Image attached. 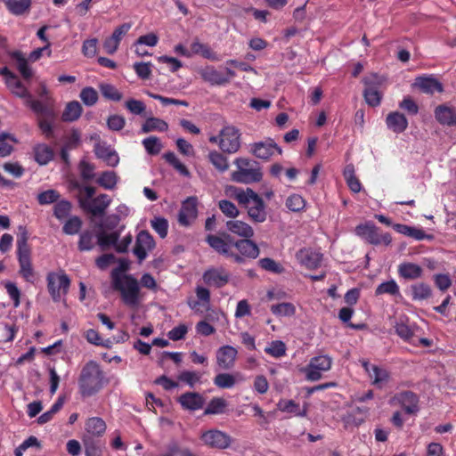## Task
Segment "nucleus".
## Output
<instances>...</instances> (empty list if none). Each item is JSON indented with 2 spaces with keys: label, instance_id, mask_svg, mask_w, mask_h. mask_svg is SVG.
<instances>
[{
  "label": "nucleus",
  "instance_id": "f257e3e1",
  "mask_svg": "<svg viewBox=\"0 0 456 456\" xmlns=\"http://www.w3.org/2000/svg\"><path fill=\"white\" fill-rule=\"evenodd\" d=\"M205 240L217 254L236 264L244 263L246 258L256 259L260 254V249L255 241L247 238L234 240L225 232L219 235L208 234Z\"/></svg>",
  "mask_w": 456,
  "mask_h": 456
},
{
  "label": "nucleus",
  "instance_id": "f03ea898",
  "mask_svg": "<svg viewBox=\"0 0 456 456\" xmlns=\"http://www.w3.org/2000/svg\"><path fill=\"white\" fill-rule=\"evenodd\" d=\"M108 383L101 365L95 361L87 362L82 368L77 384L81 395L90 397L102 389Z\"/></svg>",
  "mask_w": 456,
  "mask_h": 456
},
{
  "label": "nucleus",
  "instance_id": "7ed1b4c3",
  "mask_svg": "<svg viewBox=\"0 0 456 456\" xmlns=\"http://www.w3.org/2000/svg\"><path fill=\"white\" fill-rule=\"evenodd\" d=\"M112 288L120 293L122 302L128 307L135 308L141 301V290L137 279L131 274H119L117 269L111 272Z\"/></svg>",
  "mask_w": 456,
  "mask_h": 456
},
{
  "label": "nucleus",
  "instance_id": "20e7f679",
  "mask_svg": "<svg viewBox=\"0 0 456 456\" xmlns=\"http://www.w3.org/2000/svg\"><path fill=\"white\" fill-rule=\"evenodd\" d=\"M234 199L247 209L250 220L264 223L267 219L266 205L264 200L251 188L235 189Z\"/></svg>",
  "mask_w": 456,
  "mask_h": 456
},
{
  "label": "nucleus",
  "instance_id": "39448f33",
  "mask_svg": "<svg viewBox=\"0 0 456 456\" xmlns=\"http://www.w3.org/2000/svg\"><path fill=\"white\" fill-rule=\"evenodd\" d=\"M28 232L23 231L18 235L17 239V258L20 265L19 273L28 282L33 283L35 280V272L31 262V248L28 243Z\"/></svg>",
  "mask_w": 456,
  "mask_h": 456
},
{
  "label": "nucleus",
  "instance_id": "423d86ee",
  "mask_svg": "<svg viewBox=\"0 0 456 456\" xmlns=\"http://www.w3.org/2000/svg\"><path fill=\"white\" fill-rule=\"evenodd\" d=\"M354 233L369 244L379 246H388L392 242V237L389 232H380V229L372 222H365L358 224L354 229Z\"/></svg>",
  "mask_w": 456,
  "mask_h": 456
},
{
  "label": "nucleus",
  "instance_id": "0eeeda50",
  "mask_svg": "<svg viewBox=\"0 0 456 456\" xmlns=\"http://www.w3.org/2000/svg\"><path fill=\"white\" fill-rule=\"evenodd\" d=\"M47 289L54 302H60L62 295H66L70 286V279L62 271L50 272L46 276Z\"/></svg>",
  "mask_w": 456,
  "mask_h": 456
},
{
  "label": "nucleus",
  "instance_id": "6e6552de",
  "mask_svg": "<svg viewBox=\"0 0 456 456\" xmlns=\"http://www.w3.org/2000/svg\"><path fill=\"white\" fill-rule=\"evenodd\" d=\"M240 132L233 126H225L220 131L219 148L223 152L232 154L240 148Z\"/></svg>",
  "mask_w": 456,
  "mask_h": 456
},
{
  "label": "nucleus",
  "instance_id": "1a4fd4ad",
  "mask_svg": "<svg viewBox=\"0 0 456 456\" xmlns=\"http://www.w3.org/2000/svg\"><path fill=\"white\" fill-rule=\"evenodd\" d=\"M249 152L256 158L267 161L275 153L277 155H281L282 150L273 139L267 138L265 141L256 142L249 144Z\"/></svg>",
  "mask_w": 456,
  "mask_h": 456
},
{
  "label": "nucleus",
  "instance_id": "9d476101",
  "mask_svg": "<svg viewBox=\"0 0 456 456\" xmlns=\"http://www.w3.org/2000/svg\"><path fill=\"white\" fill-rule=\"evenodd\" d=\"M200 439L205 445L219 450L229 448L233 441L227 433L216 428L203 432Z\"/></svg>",
  "mask_w": 456,
  "mask_h": 456
},
{
  "label": "nucleus",
  "instance_id": "9b49d317",
  "mask_svg": "<svg viewBox=\"0 0 456 456\" xmlns=\"http://www.w3.org/2000/svg\"><path fill=\"white\" fill-rule=\"evenodd\" d=\"M332 359L329 355H318L310 360L305 368V377L307 380L317 381L322 379V371L330 370Z\"/></svg>",
  "mask_w": 456,
  "mask_h": 456
},
{
  "label": "nucleus",
  "instance_id": "f8f14e48",
  "mask_svg": "<svg viewBox=\"0 0 456 456\" xmlns=\"http://www.w3.org/2000/svg\"><path fill=\"white\" fill-rule=\"evenodd\" d=\"M78 201L80 208L92 214L94 216H103L110 204V199L107 194H100L90 200L79 197Z\"/></svg>",
  "mask_w": 456,
  "mask_h": 456
},
{
  "label": "nucleus",
  "instance_id": "ddd939ff",
  "mask_svg": "<svg viewBox=\"0 0 456 456\" xmlns=\"http://www.w3.org/2000/svg\"><path fill=\"white\" fill-rule=\"evenodd\" d=\"M155 240L152 235L146 230L139 232L136 236L135 245L133 253L137 257L138 262L142 263L148 256V252L155 248Z\"/></svg>",
  "mask_w": 456,
  "mask_h": 456
},
{
  "label": "nucleus",
  "instance_id": "4468645a",
  "mask_svg": "<svg viewBox=\"0 0 456 456\" xmlns=\"http://www.w3.org/2000/svg\"><path fill=\"white\" fill-rule=\"evenodd\" d=\"M231 275L223 267H211L207 269L202 275L204 283L209 287L221 289L230 281Z\"/></svg>",
  "mask_w": 456,
  "mask_h": 456
},
{
  "label": "nucleus",
  "instance_id": "2eb2a0df",
  "mask_svg": "<svg viewBox=\"0 0 456 456\" xmlns=\"http://www.w3.org/2000/svg\"><path fill=\"white\" fill-rule=\"evenodd\" d=\"M369 409L367 407L352 406L341 416L345 429H351L362 425L367 416Z\"/></svg>",
  "mask_w": 456,
  "mask_h": 456
},
{
  "label": "nucleus",
  "instance_id": "dca6fc26",
  "mask_svg": "<svg viewBox=\"0 0 456 456\" xmlns=\"http://www.w3.org/2000/svg\"><path fill=\"white\" fill-rule=\"evenodd\" d=\"M231 178L233 182L245 184L258 183L263 178V172L259 163L255 162L253 167L233 171Z\"/></svg>",
  "mask_w": 456,
  "mask_h": 456
},
{
  "label": "nucleus",
  "instance_id": "f3484780",
  "mask_svg": "<svg viewBox=\"0 0 456 456\" xmlns=\"http://www.w3.org/2000/svg\"><path fill=\"white\" fill-rule=\"evenodd\" d=\"M198 200L189 197L183 203L178 214V222L183 226L191 225L198 216Z\"/></svg>",
  "mask_w": 456,
  "mask_h": 456
},
{
  "label": "nucleus",
  "instance_id": "a211bd4d",
  "mask_svg": "<svg viewBox=\"0 0 456 456\" xmlns=\"http://www.w3.org/2000/svg\"><path fill=\"white\" fill-rule=\"evenodd\" d=\"M436 120L444 126H456V109L448 103L437 105L434 110Z\"/></svg>",
  "mask_w": 456,
  "mask_h": 456
},
{
  "label": "nucleus",
  "instance_id": "6ab92c4d",
  "mask_svg": "<svg viewBox=\"0 0 456 456\" xmlns=\"http://www.w3.org/2000/svg\"><path fill=\"white\" fill-rule=\"evenodd\" d=\"M296 257L301 265L310 270L317 269L322 261V254L306 248L299 249Z\"/></svg>",
  "mask_w": 456,
  "mask_h": 456
},
{
  "label": "nucleus",
  "instance_id": "aec40b11",
  "mask_svg": "<svg viewBox=\"0 0 456 456\" xmlns=\"http://www.w3.org/2000/svg\"><path fill=\"white\" fill-rule=\"evenodd\" d=\"M413 86L427 94H434L436 92L443 93V84L433 76H419L414 80Z\"/></svg>",
  "mask_w": 456,
  "mask_h": 456
},
{
  "label": "nucleus",
  "instance_id": "412c9836",
  "mask_svg": "<svg viewBox=\"0 0 456 456\" xmlns=\"http://www.w3.org/2000/svg\"><path fill=\"white\" fill-rule=\"evenodd\" d=\"M238 351L232 346H223L216 351V363L223 370L232 369L237 358Z\"/></svg>",
  "mask_w": 456,
  "mask_h": 456
},
{
  "label": "nucleus",
  "instance_id": "4be33fe9",
  "mask_svg": "<svg viewBox=\"0 0 456 456\" xmlns=\"http://www.w3.org/2000/svg\"><path fill=\"white\" fill-rule=\"evenodd\" d=\"M395 400L408 414H414L419 411V397L411 391H403L395 395Z\"/></svg>",
  "mask_w": 456,
  "mask_h": 456
},
{
  "label": "nucleus",
  "instance_id": "5701e85b",
  "mask_svg": "<svg viewBox=\"0 0 456 456\" xmlns=\"http://www.w3.org/2000/svg\"><path fill=\"white\" fill-rule=\"evenodd\" d=\"M201 78L211 86H225L229 84V77L217 70L214 66L208 65L200 70Z\"/></svg>",
  "mask_w": 456,
  "mask_h": 456
},
{
  "label": "nucleus",
  "instance_id": "b1692460",
  "mask_svg": "<svg viewBox=\"0 0 456 456\" xmlns=\"http://www.w3.org/2000/svg\"><path fill=\"white\" fill-rule=\"evenodd\" d=\"M177 401L183 409L192 411L201 409L205 403L204 397L197 392H186L181 395Z\"/></svg>",
  "mask_w": 456,
  "mask_h": 456
},
{
  "label": "nucleus",
  "instance_id": "393cba45",
  "mask_svg": "<svg viewBox=\"0 0 456 456\" xmlns=\"http://www.w3.org/2000/svg\"><path fill=\"white\" fill-rule=\"evenodd\" d=\"M397 273L400 278L407 281H414L422 277L423 268L411 262H403L398 265Z\"/></svg>",
  "mask_w": 456,
  "mask_h": 456
},
{
  "label": "nucleus",
  "instance_id": "a878e982",
  "mask_svg": "<svg viewBox=\"0 0 456 456\" xmlns=\"http://www.w3.org/2000/svg\"><path fill=\"white\" fill-rule=\"evenodd\" d=\"M387 126L395 134L404 132L408 127L406 117L398 111L390 112L386 118Z\"/></svg>",
  "mask_w": 456,
  "mask_h": 456
},
{
  "label": "nucleus",
  "instance_id": "bb28decb",
  "mask_svg": "<svg viewBox=\"0 0 456 456\" xmlns=\"http://www.w3.org/2000/svg\"><path fill=\"white\" fill-rule=\"evenodd\" d=\"M94 153L98 159H102L110 167H116L119 162L118 153L105 144H95Z\"/></svg>",
  "mask_w": 456,
  "mask_h": 456
},
{
  "label": "nucleus",
  "instance_id": "cd10ccee",
  "mask_svg": "<svg viewBox=\"0 0 456 456\" xmlns=\"http://www.w3.org/2000/svg\"><path fill=\"white\" fill-rule=\"evenodd\" d=\"M227 230L240 237L250 239L254 236L253 228L247 223L240 220H230L226 222Z\"/></svg>",
  "mask_w": 456,
  "mask_h": 456
},
{
  "label": "nucleus",
  "instance_id": "c85d7f7f",
  "mask_svg": "<svg viewBox=\"0 0 456 456\" xmlns=\"http://www.w3.org/2000/svg\"><path fill=\"white\" fill-rule=\"evenodd\" d=\"M36 162L40 166L47 165L54 157L53 150L45 143H38L33 148Z\"/></svg>",
  "mask_w": 456,
  "mask_h": 456
},
{
  "label": "nucleus",
  "instance_id": "c756f323",
  "mask_svg": "<svg viewBox=\"0 0 456 456\" xmlns=\"http://www.w3.org/2000/svg\"><path fill=\"white\" fill-rule=\"evenodd\" d=\"M410 294L412 301L427 300L432 296V289L426 282H416L410 286Z\"/></svg>",
  "mask_w": 456,
  "mask_h": 456
},
{
  "label": "nucleus",
  "instance_id": "7c9ffc66",
  "mask_svg": "<svg viewBox=\"0 0 456 456\" xmlns=\"http://www.w3.org/2000/svg\"><path fill=\"white\" fill-rule=\"evenodd\" d=\"M86 431L87 437L102 436L106 431V424L102 418H89L86 422Z\"/></svg>",
  "mask_w": 456,
  "mask_h": 456
},
{
  "label": "nucleus",
  "instance_id": "2f4dec72",
  "mask_svg": "<svg viewBox=\"0 0 456 456\" xmlns=\"http://www.w3.org/2000/svg\"><path fill=\"white\" fill-rule=\"evenodd\" d=\"M191 55H200L201 57L210 60V61H218L217 54L211 49V47L208 44H204L200 42L199 40H195L191 44L190 46Z\"/></svg>",
  "mask_w": 456,
  "mask_h": 456
},
{
  "label": "nucleus",
  "instance_id": "473e14b6",
  "mask_svg": "<svg viewBox=\"0 0 456 456\" xmlns=\"http://www.w3.org/2000/svg\"><path fill=\"white\" fill-rule=\"evenodd\" d=\"M25 104L29 107L38 117L55 118V113L53 109L46 106L41 101L33 99L30 95L26 101Z\"/></svg>",
  "mask_w": 456,
  "mask_h": 456
},
{
  "label": "nucleus",
  "instance_id": "72a5a7b5",
  "mask_svg": "<svg viewBox=\"0 0 456 456\" xmlns=\"http://www.w3.org/2000/svg\"><path fill=\"white\" fill-rule=\"evenodd\" d=\"M168 129V124L159 118L150 117L146 118L145 122L142 125L141 132L148 134L152 131L166 132Z\"/></svg>",
  "mask_w": 456,
  "mask_h": 456
},
{
  "label": "nucleus",
  "instance_id": "f704fd0d",
  "mask_svg": "<svg viewBox=\"0 0 456 456\" xmlns=\"http://www.w3.org/2000/svg\"><path fill=\"white\" fill-rule=\"evenodd\" d=\"M7 10L14 15H22L29 10L31 0H1Z\"/></svg>",
  "mask_w": 456,
  "mask_h": 456
},
{
  "label": "nucleus",
  "instance_id": "c9c22d12",
  "mask_svg": "<svg viewBox=\"0 0 456 456\" xmlns=\"http://www.w3.org/2000/svg\"><path fill=\"white\" fill-rule=\"evenodd\" d=\"M82 113V106L77 101L70 102L67 104L61 118L65 122H73L79 118Z\"/></svg>",
  "mask_w": 456,
  "mask_h": 456
},
{
  "label": "nucleus",
  "instance_id": "e433bc0d",
  "mask_svg": "<svg viewBox=\"0 0 456 456\" xmlns=\"http://www.w3.org/2000/svg\"><path fill=\"white\" fill-rule=\"evenodd\" d=\"M363 97L370 106L376 107L380 104L382 94L379 91L376 85L370 84L366 86L363 91Z\"/></svg>",
  "mask_w": 456,
  "mask_h": 456
},
{
  "label": "nucleus",
  "instance_id": "4c0bfd02",
  "mask_svg": "<svg viewBox=\"0 0 456 456\" xmlns=\"http://www.w3.org/2000/svg\"><path fill=\"white\" fill-rule=\"evenodd\" d=\"M369 376L372 379V383L378 387H382L390 378V374L386 369L377 365L371 366V372Z\"/></svg>",
  "mask_w": 456,
  "mask_h": 456
},
{
  "label": "nucleus",
  "instance_id": "58836bf2",
  "mask_svg": "<svg viewBox=\"0 0 456 456\" xmlns=\"http://www.w3.org/2000/svg\"><path fill=\"white\" fill-rule=\"evenodd\" d=\"M6 86L15 96L25 101L31 95L28 88L15 77L11 81H7Z\"/></svg>",
  "mask_w": 456,
  "mask_h": 456
},
{
  "label": "nucleus",
  "instance_id": "ea45409f",
  "mask_svg": "<svg viewBox=\"0 0 456 456\" xmlns=\"http://www.w3.org/2000/svg\"><path fill=\"white\" fill-rule=\"evenodd\" d=\"M277 409L283 412L293 413L296 416H305V410L301 411L300 406L294 400L281 399L277 403Z\"/></svg>",
  "mask_w": 456,
  "mask_h": 456
},
{
  "label": "nucleus",
  "instance_id": "a19ab883",
  "mask_svg": "<svg viewBox=\"0 0 456 456\" xmlns=\"http://www.w3.org/2000/svg\"><path fill=\"white\" fill-rule=\"evenodd\" d=\"M387 294L390 296H401L400 288L395 280H390L380 283L375 289V295L380 296Z\"/></svg>",
  "mask_w": 456,
  "mask_h": 456
},
{
  "label": "nucleus",
  "instance_id": "79ce46f5",
  "mask_svg": "<svg viewBox=\"0 0 456 456\" xmlns=\"http://www.w3.org/2000/svg\"><path fill=\"white\" fill-rule=\"evenodd\" d=\"M55 118L38 117L37 126L45 139L54 138L53 122Z\"/></svg>",
  "mask_w": 456,
  "mask_h": 456
},
{
  "label": "nucleus",
  "instance_id": "37998d69",
  "mask_svg": "<svg viewBox=\"0 0 456 456\" xmlns=\"http://www.w3.org/2000/svg\"><path fill=\"white\" fill-rule=\"evenodd\" d=\"M96 183L106 190H113L118 183V176L114 171H104L97 178Z\"/></svg>",
  "mask_w": 456,
  "mask_h": 456
},
{
  "label": "nucleus",
  "instance_id": "c03bdc74",
  "mask_svg": "<svg viewBox=\"0 0 456 456\" xmlns=\"http://www.w3.org/2000/svg\"><path fill=\"white\" fill-rule=\"evenodd\" d=\"M94 234L92 231H84L79 235L77 248L79 251H90L94 248Z\"/></svg>",
  "mask_w": 456,
  "mask_h": 456
},
{
  "label": "nucleus",
  "instance_id": "a18cd8bd",
  "mask_svg": "<svg viewBox=\"0 0 456 456\" xmlns=\"http://www.w3.org/2000/svg\"><path fill=\"white\" fill-rule=\"evenodd\" d=\"M227 406V402L222 397H214L208 403L204 411L205 415L210 414H222L224 412Z\"/></svg>",
  "mask_w": 456,
  "mask_h": 456
},
{
  "label": "nucleus",
  "instance_id": "49530a36",
  "mask_svg": "<svg viewBox=\"0 0 456 456\" xmlns=\"http://www.w3.org/2000/svg\"><path fill=\"white\" fill-rule=\"evenodd\" d=\"M118 238L119 234L117 232L109 234L105 233L104 232H101L97 234V244L102 248V250L109 248L110 246H114L116 248Z\"/></svg>",
  "mask_w": 456,
  "mask_h": 456
},
{
  "label": "nucleus",
  "instance_id": "de8ad7c7",
  "mask_svg": "<svg viewBox=\"0 0 456 456\" xmlns=\"http://www.w3.org/2000/svg\"><path fill=\"white\" fill-rule=\"evenodd\" d=\"M208 159L211 164L220 172H224L229 167L227 158L223 153L216 151L209 152Z\"/></svg>",
  "mask_w": 456,
  "mask_h": 456
},
{
  "label": "nucleus",
  "instance_id": "09e8293b",
  "mask_svg": "<svg viewBox=\"0 0 456 456\" xmlns=\"http://www.w3.org/2000/svg\"><path fill=\"white\" fill-rule=\"evenodd\" d=\"M286 345L281 340H273L265 348V352L274 358H281L284 356L286 354Z\"/></svg>",
  "mask_w": 456,
  "mask_h": 456
},
{
  "label": "nucleus",
  "instance_id": "8fccbe9b",
  "mask_svg": "<svg viewBox=\"0 0 456 456\" xmlns=\"http://www.w3.org/2000/svg\"><path fill=\"white\" fill-rule=\"evenodd\" d=\"M82 224L83 223L79 216H71L63 224L62 232L67 235H75L79 232Z\"/></svg>",
  "mask_w": 456,
  "mask_h": 456
},
{
  "label": "nucleus",
  "instance_id": "3c124183",
  "mask_svg": "<svg viewBox=\"0 0 456 456\" xmlns=\"http://www.w3.org/2000/svg\"><path fill=\"white\" fill-rule=\"evenodd\" d=\"M12 57L18 62V69L24 79H29L33 76L32 69L28 66L27 60L20 52H14Z\"/></svg>",
  "mask_w": 456,
  "mask_h": 456
},
{
  "label": "nucleus",
  "instance_id": "603ef678",
  "mask_svg": "<svg viewBox=\"0 0 456 456\" xmlns=\"http://www.w3.org/2000/svg\"><path fill=\"white\" fill-rule=\"evenodd\" d=\"M271 312L276 316H292L296 313V307L291 303H281L273 305Z\"/></svg>",
  "mask_w": 456,
  "mask_h": 456
},
{
  "label": "nucleus",
  "instance_id": "864d4df0",
  "mask_svg": "<svg viewBox=\"0 0 456 456\" xmlns=\"http://www.w3.org/2000/svg\"><path fill=\"white\" fill-rule=\"evenodd\" d=\"M72 205L69 200H58L54 206L53 216L58 220H62L69 215Z\"/></svg>",
  "mask_w": 456,
  "mask_h": 456
},
{
  "label": "nucleus",
  "instance_id": "5fc2aeb1",
  "mask_svg": "<svg viewBox=\"0 0 456 456\" xmlns=\"http://www.w3.org/2000/svg\"><path fill=\"white\" fill-rule=\"evenodd\" d=\"M83 443L85 446L86 456H102L101 446L92 437L84 436Z\"/></svg>",
  "mask_w": 456,
  "mask_h": 456
},
{
  "label": "nucleus",
  "instance_id": "6e6d98bb",
  "mask_svg": "<svg viewBox=\"0 0 456 456\" xmlns=\"http://www.w3.org/2000/svg\"><path fill=\"white\" fill-rule=\"evenodd\" d=\"M236 383V379L233 375L230 373H220L217 374L214 379V384L219 388H231Z\"/></svg>",
  "mask_w": 456,
  "mask_h": 456
},
{
  "label": "nucleus",
  "instance_id": "4d7b16f0",
  "mask_svg": "<svg viewBox=\"0 0 456 456\" xmlns=\"http://www.w3.org/2000/svg\"><path fill=\"white\" fill-rule=\"evenodd\" d=\"M142 145L150 155H158L162 149V144L156 136H150L143 139Z\"/></svg>",
  "mask_w": 456,
  "mask_h": 456
},
{
  "label": "nucleus",
  "instance_id": "13d9d810",
  "mask_svg": "<svg viewBox=\"0 0 456 456\" xmlns=\"http://www.w3.org/2000/svg\"><path fill=\"white\" fill-rule=\"evenodd\" d=\"M61 195L58 191L50 189L40 192L37 195V201L40 205H49L57 202Z\"/></svg>",
  "mask_w": 456,
  "mask_h": 456
},
{
  "label": "nucleus",
  "instance_id": "bf43d9fd",
  "mask_svg": "<svg viewBox=\"0 0 456 456\" xmlns=\"http://www.w3.org/2000/svg\"><path fill=\"white\" fill-rule=\"evenodd\" d=\"M100 90L102 94L109 100L118 102L122 99V94L110 84L100 85Z\"/></svg>",
  "mask_w": 456,
  "mask_h": 456
},
{
  "label": "nucleus",
  "instance_id": "052dcab7",
  "mask_svg": "<svg viewBox=\"0 0 456 456\" xmlns=\"http://www.w3.org/2000/svg\"><path fill=\"white\" fill-rule=\"evenodd\" d=\"M80 99L86 106H93L98 101V93L97 91L91 87L87 86L81 90L80 92Z\"/></svg>",
  "mask_w": 456,
  "mask_h": 456
},
{
  "label": "nucleus",
  "instance_id": "680f3d73",
  "mask_svg": "<svg viewBox=\"0 0 456 456\" xmlns=\"http://www.w3.org/2000/svg\"><path fill=\"white\" fill-rule=\"evenodd\" d=\"M305 201L298 194H292L286 200V207L292 212H299L305 208Z\"/></svg>",
  "mask_w": 456,
  "mask_h": 456
},
{
  "label": "nucleus",
  "instance_id": "e2e57ef3",
  "mask_svg": "<svg viewBox=\"0 0 456 456\" xmlns=\"http://www.w3.org/2000/svg\"><path fill=\"white\" fill-rule=\"evenodd\" d=\"M218 207L222 213L227 217L235 218L240 214V211L235 204L228 200H221L218 202Z\"/></svg>",
  "mask_w": 456,
  "mask_h": 456
},
{
  "label": "nucleus",
  "instance_id": "0e129e2a",
  "mask_svg": "<svg viewBox=\"0 0 456 456\" xmlns=\"http://www.w3.org/2000/svg\"><path fill=\"white\" fill-rule=\"evenodd\" d=\"M151 227L159 235L160 238L164 239L167 235L168 223L164 217H155L151 221Z\"/></svg>",
  "mask_w": 456,
  "mask_h": 456
},
{
  "label": "nucleus",
  "instance_id": "69168bd1",
  "mask_svg": "<svg viewBox=\"0 0 456 456\" xmlns=\"http://www.w3.org/2000/svg\"><path fill=\"white\" fill-rule=\"evenodd\" d=\"M258 263L261 268L273 273L280 274L284 271V268L281 264L269 257L262 258Z\"/></svg>",
  "mask_w": 456,
  "mask_h": 456
},
{
  "label": "nucleus",
  "instance_id": "338daca9",
  "mask_svg": "<svg viewBox=\"0 0 456 456\" xmlns=\"http://www.w3.org/2000/svg\"><path fill=\"white\" fill-rule=\"evenodd\" d=\"M9 139L13 142H17V140L9 134H2L0 135V158L9 156L13 151L12 145L8 143L6 140Z\"/></svg>",
  "mask_w": 456,
  "mask_h": 456
},
{
  "label": "nucleus",
  "instance_id": "774afa93",
  "mask_svg": "<svg viewBox=\"0 0 456 456\" xmlns=\"http://www.w3.org/2000/svg\"><path fill=\"white\" fill-rule=\"evenodd\" d=\"M78 169L84 181H90L94 178V165L83 159L79 162Z\"/></svg>",
  "mask_w": 456,
  "mask_h": 456
}]
</instances>
